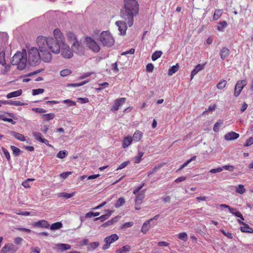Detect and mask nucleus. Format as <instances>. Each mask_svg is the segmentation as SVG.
<instances>
[{
	"mask_svg": "<svg viewBox=\"0 0 253 253\" xmlns=\"http://www.w3.org/2000/svg\"><path fill=\"white\" fill-rule=\"evenodd\" d=\"M53 36L54 37L40 36L36 39L37 46L43 52L44 59L46 61L50 59L51 53L59 54L61 44L65 43L64 35L59 29L54 30Z\"/></svg>",
	"mask_w": 253,
	"mask_h": 253,
	"instance_id": "nucleus-1",
	"label": "nucleus"
},
{
	"mask_svg": "<svg viewBox=\"0 0 253 253\" xmlns=\"http://www.w3.org/2000/svg\"><path fill=\"white\" fill-rule=\"evenodd\" d=\"M125 10L122 12V19L127 20V24L131 27L133 23V16L138 11L139 5L136 0H124Z\"/></svg>",
	"mask_w": 253,
	"mask_h": 253,
	"instance_id": "nucleus-2",
	"label": "nucleus"
},
{
	"mask_svg": "<svg viewBox=\"0 0 253 253\" xmlns=\"http://www.w3.org/2000/svg\"><path fill=\"white\" fill-rule=\"evenodd\" d=\"M40 48L38 49L36 47H32L28 49V61L29 63L32 66H35L40 64L41 60H42L44 62L49 63L52 59V56L51 53V58L49 61L44 59V57Z\"/></svg>",
	"mask_w": 253,
	"mask_h": 253,
	"instance_id": "nucleus-3",
	"label": "nucleus"
},
{
	"mask_svg": "<svg viewBox=\"0 0 253 253\" xmlns=\"http://www.w3.org/2000/svg\"><path fill=\"white\" fill-rule=\"evenodd\" d=\"M27 63V53L25 50L17 52L12 57L11 64L16 65L18 70H23Z\"/></svg>",
	"mask_w": 253,
	"mask_h": 253,
	"instance_id": "nucleus-4",
	"label": "nucleus"
},
{
	"mask_svg": "<svg viewBox=\"0 0 253 253\" xmlns=\"http://www.w3.org/2000/svg\"><path fill=\"white\" fill-rule=\"evenodd\" d=\"M98 40L103 46L108 47L112 46L115 42V40L112 35L108 31H103L100 34Z\"/></svg>",
	"mask_w": 253,
	"mask_h": 253,
	"instance_id": "nucleus-5",
	"label": "nucleus"
},
{
	"mask_svg": "<svg viewBox=\"0 0 253 253\" xmlns=\"http://www.w3.org/2000/svg\"><path fill=\"white\" fill-rule=\"evenodd\" d=\"M60 52L62 57L65 59H70L73 56L72 49L66 43L61 44Z\"/></svg>",
	"mask_w": 253,
	"mask_h": 253,
	"instance_id": "nucleus-6",
	"label": "nucleus"
},
{
	"mask_svg": "<svg viewBox=\"0 0 253 253\" xmlns=\"http://www.w3.org/2000/svg\"><path fill=\"white\" fill-rule=\"evenodd\" d=\"M85 43L87 46L94 52H98L100 47L96 41L91 37L85 38Z\"/></svg>",
	"mask_w": 253,
	"mask_h": 253,
	"instance_id": "nucleus-7",
	"label": "nucleus"
},
{
	"mask_svg": "<svg viewBox=\"0 0 253 253\" xmlns=\"http://www.w3.org/2000/svg\"><path fill=\"white\" fill-rule=\"evenodd\" d=\"M119 239V236L116 234L106 237L104 239L105 244L103 246L102 249L106 250L109 248L110 245Z\"/></svg>",
	"mask_w": 253,
	"mask_h": 253,
	"instance_id": "nucleus-8",
	"label": "nucleus"
},
{
	"mask_svg": "<svg viewBox=\"0 0 253 253\" xmlns=\"http://www.w3.org/2000/svg\"><path fill=\"white\" fill-rule=\"evenodd\" d=\"M116 25L118 27V29L122 35H125L126 33V31L127 28V20H125L124 19L122 20L117 21L116 22Z\"/></svg>",
	"mask_w": 253,
	"mask_h": 253,
	"instance_id": "nucleus-9",
	"label": "nucleus"
},
{
	"mask_svg": "<svg viewBox=\"0 0 253 253\" xmlns=\"http://www.w3.org/2000/svg\"><path fill=\"white\" fill-rule=\"evenodd\" d=\"M247 84V81L246 80L239 81L235 87L234 96L235 97L238 96L241 92L244 87Z\"/></svg>",
	"mask_w": 253,
	"mask_h": 253,
	"instance_id": "nucleus-10",
	"label": "nucleus"
},
{
	"mask_svg": "<svg viewBox=\"0 0 253 253\" xmlns=\"http://www.w3.org/2000/svg\"><path fill=\"white\" fill-rule=\"evenodd\" d=\"M72 49L77 54L81 55L84 53V48L79 41L74 42L72 45Z\"/></svg>",
	"mask_w": 253,
	"mask_h": 253,
	"instance_id": "nucleus-11",
	"label": "nucleus"
},
{
	"mask_svg": "<svg viewBox=\"0 0 253 253\" xmlns=\"http://www.w3.org/2000/svg\"><path fill=\"white\" fill-rule=\"evenodd\" d=\"M18 248L16 247L12 243L6 244L1 249L2 253H15L18 250Z\"/></svg>",
	"mask_w": 253,
	"mask_h": 253,
	"instance_id": "nucleus-12",
	"label": "nucleus"
},
{
	"mask_svg": "<svg viewBox=\"0 0 253 253\" xmlns=\"http://www.w3.org/2000/svg\"><path fill=\"white\" fill-rule=\"evenodd\" d=\"M126 101V98H120L116 99L114 103V105L111 108V110L113 111H116L119 107L122 106Z\"/></svg>",
	"mask_w": 253,
	"mask_h": 253,
	"instance_id": "nucleus-13",
	"label": "nucleus"
},
{
	"mask_svg": "<svg viewBox=\"0 0 253 253\" xmlns=\"http://www.w3.org/2000/svg\"><path fill=\"white\" fill-rule=\"evenodd\" d=\"M239 137V134L233 131L228 132L224 135L225 139L227 141L236 139Z\"/></svg>",
	"mask_w": 253,
	"mask_h": 253,
	"instance_id": "nucleus-14",
	"label": "nucleus"
},
{
	"mask_svg": "<svg viewBox=\"0 0 253 253\" xmlns=\"http://www.w3.org/2000/svg\"><path fill=\"white\" fill-rule=\"evenodd\" d=\"M55 248L58 251H64L70 250L71 248V246L66 244H58L55 245Z\"/></svg>",
	"mask_w": 253,
	"mask_h": 253,
	"instance_id": "nucleus-15",
	"label": "nucleus"
},
{
	"mask_svg": "<svg viewBox=\"0 0 253 253\" xmlns=\"http://www.w3.org/2000/svg\"><path fill=\"white\" fill-rule=\"evenodd\" d=\"M66 38L67 41L71 43H74V42H76L78 40L76 36V35L71 32H68L66 34Z\"/></svg>",
	"mask_w": 253,
	"mask_h": 253,
	"instance_id": "nucleus-16",
	"label": "nucleus"
},
{
	"mask_svg": "<svg viewBox=\"0 0 253 253\" xmlns=\"http://www.w3.org/2000/svg\"><path fill=\"white\" fill-rule=\"evenodd\" d=\"M205 64H198L191 72V79L200 71H202L204 68Z\"/></svg>",
	"mask_w": 253,
	"mask_h": 253,
	"instance_id": "nucleus-17",
	"label": "nucleus"
},
{
	"mask_svg": "<svg viewBox=\"0 0 253 253\" xmlns=\"http://www.w3.org/2000/svg\"><path fill=\"white\" fill-rule=\"evenodd\" d=\"M9 133L10 135L13 136L14 137H15L17 140L21 141H26L25 137L24 136V135L19 133L18 132H16L13 131H11L9 132Z\"/></svg>",
	"mask_w": 253,
	"mask_h": 253,
	"instance_id": "nucleus-18",
	"label": "nucleus"
},
{
	"mask_svg": "<svg viewBox=\"0 0 253 253\" xmlns=\"http://www.w3.org/2000/svg\"><path fill=\"white\" fill-rule=\"evenodd\" d=\"M132 142V138L130 136H126L123 140L122 147L125 149L128 147Z\"/></svg>",
	"mask_w": 253,
	"mask_h": 253,
	"instance_id": "nucleus-19",
	"label": "nucleus"
},
{
	"mask_svg": "<svg viewBox=\"0 0 253 253\" xmlns=\"http://www.w3.org/2000/svg\"><path fill=\"white\" fill-rule=\"evenodd\" d=\"M3 105H12L14 106H22L24 105L25 103L21 102L19 101H12V100H3Z\"/></svg>",
	"mask_w": 253,
	"mask_h": 253,
	"instance_id": "nucleus-20",
	"label": "nucleus"
},
{
	"mask_svg": "<svg viewBox=\"0 0 253 253\" xmlns=\"http://www.w3.org/2000/svg\"><path fill=\"white\" fill-rule=\"evenodd\" d=\"M229 50L227 47H223L220 52L221 58L224 60L229 55Z\"/></svg>",
	"mask_w": 253,
	"mask_h": 253,
	"instance_id": "nucleus-21",
	"label": "nucleus"
},
{
	"mask_svg": "<svg viewBox=\"0 0 253 253\" xmlns=\"http://www.w3.org/2000/svg\"><path fill=\"white\" fill-rule=\"evenodd\" d=\"M22 92V91L21 89H19L16 91L10 92L6 95V98H11L13 97L19 96L20 95H21Z\"/></svg>",
	"mask_w": 253,
	"mask_h": 253,
	"instance_id": "nucleus-22",
	"label": "nucleus"
},
{
	"mask_svg": "<svg viewBox=\"0 0 253 253\" xmlns=\"http://www.w3.org/2000/svg\"><path fill=\"white\" fill-rule=\"evenodd\" d=\"M142 136L143 133L142 132L139 130H136L133 135L132 140L136 142H138L140 141Z\"/></svg>",
	"mask_w": 253,
	"mask_h": 253,
	"instance_id": "nucleus-23",
	"label": "nucleus"
},
{
	"mask_svg": "<svg viewBox=\"0 0 253 253\" xmlns=\"http://www.w3.org/2000/svg\"><path fill=\"white\" fill-rule=\"evenodd\" d=\"M145 190H142L138 193L135 198V202L142 203V201L145 197Z\"/></svg>",
	"mask_w": 253,
	"mask_h": 253,
	"instance_id": "nucleus-24",
	"label": "nucleus"
},
{
	"mask_svg": "<svg viewBox=\"0 0 253 253\" xmlns=\"http://www.w3.org/2000/svg\"><path fill=\"white\" fill-rule=\"evenodd\" d=\"M241 231L243 232H246V233H252L253 232V229L250 227L249 226L246 224L245 223L244 224H243V226H241L240 227Z\"/></svg>",
	"mask_w": 253,
	"mask_h": 253,
	"instance_id": "nucleus-25",
	"label": "nucleus"
},
{
	"mask_svg": "<svg viewBox=\"0 0 253 253\" xmlns=\"http://www.w3.org/2000/svg\"><path fill=\"white\" fill-rule=\"evenodd\" d=\"M120 216H116L111 220H108L106 222H105L103 225L104 226H109L110 225H113L114 223L117 222L120 218Z\"/></svg>",
	"mask_w": 253,
	"mask_h": 253,
	"instance_id": "nucleus-26",
	"label": "nucleus"
},
{
	"mask_svg": "<svg viewBox=\"0 0 253 253\" xmlns=\"http://www.w3.org/2000/svg\"><path fill=\"white\" fill-rule=\"evenodd\" d=\"M150 227V220L145 221L142 225L141 232L144 234L146 233Z\"/></svg>",
	"mask_w": 253,
	"mask_h": 253,
	"instance_id": "nucleus-27",
	"label": "nucleus"
},
{
	"mask_svg": "<svg viewBox=\"0 0 253 253\" xmlns=\"http://www.w3.org/2000/svg\"><path fill=\"white\" fill-rule=\"evenodd\" d=\"M35 225L40 227L48 228L49 224L46 220H40L35 223Z\"/></svg>",
	"mask_w": 253,
	"mask_h": 253,
	"instance_id": "nucleus-28",
	"label": "nucleus"
},
{
	"mask_svg": "<svg viewBox=\"0 0 253 253\" xmlns=\"http://www.w3.org/2000/svg\"><path fill=\"white\" fill-rule=\"evenodd\" d=\"M179 65L176 64L175 65H173L169 68L168 71V74L169 76H172L179 69Z\"/></svg>",
	"mask_w": 253,
	"mask_h": 253,
	"instance_id": "nucleus-29",
	"label": "nucleus"
},
{
	"mask_svg": "<svg viewBox=\"0 0 253 253\" xmlns=\"http://www.w3.org/2000/svg\"><path fill=\"white\" fill-rule=\"evenodd\" d=\"M131 247L129 245L123 246L122 248L117 251V253H126L130 251Z\"/></svg>",
	"mask_w": 253,
	"mask_h": 253,
	"instance_id": "nucleus-30",
	"label": "nucleus"
},
{
	"mask_svg": "<svg viewBox=\"0 0 253 253\" xmlns=\"http://www.w3.org/2000/svg\"><path fill=\"white\" fill-rule=\"evenodd\" d=\"M62 226H63V225L61 222H57L52 224L50 225V229L51 230H55L60 229L62 227Z\"/></svg>",
	"mask_w": 253,
	"mask_h": 253,
	"instance_id": "nucleus-31",
	"label": "nucleus"
},
{
	"mask_svg": "<svg viewBox=\"0 0 253 253\" xmlns=\"http://www.w3.org/2000/svg\"><path fill=\"white\" fill-rule=\"evenodd\" d=\"M227 26V22L224 21L219 23L218 25L216 27V29L219 31H223Z\"/></svg>",
	"mask_w": 253,
	"mask_h": 253,
	"instance_id": "nucleus-32",
	"label": "nucleus"
},
{
	"mask_svg": "<svg viewBox=\"0 0 253 253\" xmlns=\"http://www.w3.org/2000/svg\"><path fill=\"white\" fill-rule=\"evenodd\" d=\"M107 212H108V213L104 214V215H102L99 217L95 218L94 219V220L96 221L98 220H101L102 221H103V220L107 219V218H109V217L111 214L112 211L108 210V211H107Z\"/></svg>",
	"mask_w": 253,
	"mask_h": 253,
	"instance_id": "nucleus-33",
	"label": "nucleus"
},
{
	"mask_svg": "<svg viewBox=\"0 0 253 253\" xmlns=\"http://www.w3.org/2000/svg\"><path fill=\"white\" fill-rule=\"evenodd\" d=\"M143 155L144 153L143 152L138 151L137 155L133 158L134 163L136 164L139 163L141 161V157Z\"/></svg>",
	"mask_w": 253,
	"mask_h": 253,
	"instance_id": "nucleus-34",
	"label": "nucleus"
},
{
	"mask_svg": "<svg viewBox=\"0 0 253 253\" xmlns=\"http://www.w3.org/2000/svg\"><path fill=\"white\" fill-rule=\"evenodd\" d=\"M99 246V243L98 242H93L89 244L88 247V250L93 251L96 249Z\"/></svg>",
	"mask_w": 253,
	"mask_h": 253,
	"instance_id": "nucleus-35",
	"label": "nucleus"
},
{
	"mask_svg": "<svg viewBox=\"0 0 253 253\" xmlns=\"http://www.w3.org/2000/svg\"><path fill=\"white\" fill-rule=\"evenodd\" d=\"M68 155V152L66 150L60 151L56 155V157L59 159H63Z\"/></svg>",
	"mask_w": 253,
	"mask_h": 253,
	"instance_id": "nucleus-36",
	"label": "nucleus"
},
{
	"mask_svg": "<svg viewBox=\"0 0 253 253\" xmlns=\"http://www.w3.org/2000/svg\"><path fill=\"white\" fill-rule=\"evenodd\" d=\"M54 117L55 115L53 113L44 114L42 116V118L46 121L52 120Z\"/></svg>",
	"mask_w": 253,
	"mask_h": 253,
	"instance_id": "nucleus-37",
	"label": "nucleus"
},
{
	"mask_svg": "<svg viewBox=\"0 0 253 253\" xmlns=\"http://www.w3.org/2000/svg\"><path fill=\"white\" fill-rule=\"evenodd\" d=\"M162 54V52L161 51H156L154 52L152 55V60L153 61H155L159 57L161 56Z\"/></svg>",
	"mask_w": 253,
	"mask_h": 253,
	"instance_id": "nucleus-38",
	"label": "nucleus"
},
{
	"mask_svg": "<svg viewBox=\"0 0 253 253\" xmlns=\"http://www.w3.org/2000/svg\"><path fill=\"white\" fill-rule=\"evenodd\" d=\"M125 203L124 198H120L116 202L115 206L116 208H119L122 206Z\"/></svg>",
	"mask_w": 253,
	"mask_h": 253,
	"instance_id": "nucleus-39",
	"label": "nucleus"
},
{
	"mask_svg": "<svg viewBox=\"0 0 253 253\" xmlns=\"http://www.w3.org/2000/svg\"><path fill=\"white\" fill-rule=\"evenodd\" d=\"M62 102L67 105L68 107H71L76 105V102L70 99H65L63 100Z\"/></svg>",
	"mask_w": 253,
	"mask_h": 253,
	"instance_id": "nucleus-40",
	"label": "nucleus"
},
{
	"mask_svg": "<svg viewBox=\"0 0 253 253\" xmlns=\"http://www.w3.org/2000/svg\"><path fill=\"white\" fill-rule=\"evenodd\" d=\"M34 180V179L32 178H28L23 181L22 183V185L25 188H30V183Z\"/></svg>",
	"mask_w": 253,
	"mask_h": 253,
	"instance_id": "nucleus-41",
	"label": "nucleus"
},
{
	"mask_svg": "<svg viewBox=\"0 0 253 253\" xmlns=\"http://www.w3.org/2000/svg\"><path fill=\"white\" fill-rule=\"evenodd\" d=\"M33 135L36 140L40 142H41L43 138L42 137V133L40 132H33Z\"/></svg>",
	"mask_w": 253,
	"mask_h": 253,
	"instance_id": "nucleus-42",
	"label": "nucleus"
},
{
	"mask_svg": "<svg viewBox=\"0 0 253 253\" xmlns=\"http://www.w3.org/2000/svg\"><path fill=\"white\" fill-rule=\"evenodd\" d=\"M0 64L2 66L6 65V61L5 59V53L3 51L0 52Z\"/></svg>",
	"mask_w": 253,
	"mask_h": 253,
	"instance_id": "nucleus-43",
	"label": "nucleus"
},
{
	"mask_svg": "<svg viewBox=\"0 0 253 253\" xmlns=\"http://www.w3.org/2000/svg\"><path fill=\"white\" fill-rule=\"evenodd\" d=\"M196 157L194 156L190 159L187 160L185 163H184L179 168V169H178V170H181L182 169L186 167L190 162H191L192 161H194L196 159Z\"/></svg>",
	"mask_w": 253,
	"mask_h": 253,
	"instance_id": "nucleus-44",
	"label": "nucleus"
},
{
	"mask_svg": "<svg viewBox=\"0 0 253 253\" xmlns=\"http://www.w3.org/2000/svg\"><path fill=\"white\" fill-rule=\"evenodd\" d=\"M223 125V122L221 120H218L214 125L213 127V130L217 132L220 126Z\"/></svg>",
	"mask_w": 253,
	"mask_h": 253,
	"instance_id": "nucleus-45",
	"label": "nucleus"
},
{
	"mask_svg": "<svg viewBox=\"0 0 253 253\" xmlns=\"http://www.w3.org/2000/svg\"><path fill=\"white\" fill-rule=\"evenodd\" d=\"M222 12L220 10H216L213 14V19L214 20H218L221 16Z\"/></svg>",
	"mask_w": 253,
	"mask_h": 253,
	"instance_id": "nucleus-46",
	"label": "nucleus"
},
{
	"mask_svg": "<svg viewBox=\"0 0 253 253\" xmlns=\"http://www.w3.org/2000/svg\"><path fill=\"white\" fill-rule=\"evenodd\" d=\"M236 191L237 193L242 194L245 192L246 189L244 188V187L243 185L240 184L236 188Z\"/></svg>",
	"mask_w": 253,
	"mask_h": 253,
	"instance_id": "nucleus-47",
	"label": "nucleus"
},
{
	"mask_svg": "<svg viewBox=\"0 0 253 253\" xmlns=\"http://www.w3.org/2000/svg\"><path fill=\"white\" fill-rule=\"evenodd\" d=\"M74 195V193L69 194L65 192H62L59 194V196L61 197H64L66 199H69L71 198Z\"/></svg>",
	"mask_w": 253,
	"mask_h": 253,
	"instance_id": "nucleus-48",
	"label": "nucleus"
},
{
	"mask_svg": "<svg viewBox=\"0 0 253 253\" xmlns=\"http://www.w3.org/2000/svg\"><path fill=\"white\" fill-rule=\"evenodd\" d=\"M11 150L12 151V152L13 154L15 156H17L19 155L20 150L19 148L14 146H11L10 147Z\"/></svg>",
	"mask_w": 253,
	"mask_h": 253,
	"instance_id": "nucleus-49",
	"label": "nucleus"
},
{
	"mask_svg": "<svg viewBox=\"0 0 253 253\" xmlns=\"http://www.w3.org/2000/svg\"><path fill=\"white\" fill-rule=\"evenodd\" d=\"M226 85V81L225 80H223L220 82L218 84H217L216 87L219 89H221L224 88Z\"/></svg>",
	"mask_w": 253,
	"mask_h": 253,
	"instance_id": "nucleus-50",
	"label": "nucleus"
},
{
	"mask_svg": "<svg viewBox=\"0 0 253 253\" xmlns=\"http://www.w3.org/2000/svg\"><path fill=\"white\" fill-rule=\"evenodd\" d=\"M71 73L72 72L70 69H66L60 71V75L62 77H66L70 75Z\"/></svg>",
	"mask_w": 253,
	"mask_h": 253,
	"instance_id": "nucleus-51",
	"label": "nucleus"
},
{
	"mask_svg": "<svg viewBox=\"0 0 253 253\" xmlns=\"http://www.w3.org/2000/svg\"><path fill=\"white\" fill-rule=\"evenodd\" d=\"M44 89L42 88L34 89L32 90V94L33 95H36L42 94L44 92Z\"/></svg>",
	"mask_w": 253,
	"mask_h": 253,
	"instance_id": "nucleus-52",
	"label": "nucleus"
},
{
	"mask_svg": "<svg viewBox=\"0 0 253 253\" xmlns=\"http://www.w3.org/2000/svg\"><path fill=\"white\" fill-rule=\"evenodd\" d=\"M178 238L184 241H186L187 240V234L185 232H182L178 234Z\"/></svg>",
	"mask_w": 253,
	"mask_h": 253,
	"instance_id": "nucleus-53",
	"label": "nucleus"
},
{
	"mask_svg": "<svg viewBox=\"0 0 253 253\" xmlns=\"http://www.w3.org/2000/svg\"><path fill=\"white\" fill-rule=\"evenodd\" d=\"M1 150H2L3 154H4L6 158L7 159V160L8 161H9L10 160V155L9 152L7 151V150L6 149H5L4 147H2Z\"/></svg>",
	"mask_w": 253,
	"mask_h": 253,
	"instance_id": "nucleus-54",
	"label": "nucleus"
},
{
	"mask_svg": "<svg viewBox=\"0 0 253 253\" xmlns=\"http://www.w3.org/2000/svg\"><path fill=\"white\" fill-rule=\"evenodd\" d=\"M222 170L225 169L229 171H233L234 169V167L232 165H225L221 167Z\"/></svg>",
	"mask_w": 253,
	"mask_h": 253,
	"instance_id": "nucleus-55",
	"label": "nucleus"
},
{
	"mask_svg": "<svg viewBox=\"0 0 253 253\" xmlns=\"http://www.w3.org/2000/svg\"><path fill=\"white\" fill-rule=\"evenodd\" d=\"M129 164H130V162L129 161H126V162L122 163L121 164H120L119 165V166L118 167V168H117V170L122 169L126 168Z\"/></svg>",
	"mask_w": 253,
	"mask_h": 253,
	"instance_id": "nucleus-56",
	"label": "nucleus"
},
{
	"mask_svg": "<svg viewBox=\"0 0 253 253\" xmlns=\"http://www.w3.org/2000/svg\"><path fill=\"white\" fill-rule=\"evenodd\" d=\"M100 214L99 212H89L85 214L86 217H91L92 216H97Z\"/></svg>",
	"mask_w": 253,
	"mask_h": 253,
	"instance_id": "nucleus-57",
	"label": "nucleus"
},
{
	"mask_svg": "<svg viewBox=\"0 0 253 253\" xmlns=\"http://www.w3.org/2000/svg\"><path fill=\"white\" fill-rule=\"evenodd\" d=\"M253 144V137H250L248 139L244 144L245 147H248Z\"/></svg>",
	"mask_w": 253,
	"mask_h": 253,
	"instance_id": "nucleus-58",
	"label": "nucleus"
},
{
	"mask_svg": "<svg viewBox=\"0 0 253 253\" xmlns=\"http://www.w3.org/2000/svg\"><path fill=\"white\" fill-rule=\"evenodd\" d=\"M0 118L3 121L8 122L11 123H12L13 125H14L16 123L15 122H14L12 119H10V118H6L5 117H3V116H1L0 117Z\"/></svg>",
	"mask_w": 253,
	"mask_h": 253,
	"instance_id": "nucleus-59",
	"label": "nucleus"
},
{
	"mask_svg": "<svg viewBox=\"0 0 253 253\" xmlns=\"http://www.w3.org/2000/svg\"><path fill=\"white\" fill-rule=\"evenodd\" d=\"M222 171V168L221 167H218L216 169H211L209 171V172L212 173H215L216 172H220Z\"/></svg>",
	"mask_w": 253,
	"mask_h": 253,
	"instance_id": "nucleus-60",
	"label": "nucleus"
},
{
	"mask_svg": "<svg viewBox=\"0 0 253 253\" xmlns=\"http://www.w3.org/2000/svg\"><path fill=\"white\" fill-rule=\"evenodd\" d=\"M23 241V239L21 237H16L14 239V243L16 245H20Z\"/></svg>",
	"mask_w": 253,
	"mask_h": 253,
	"instance_id": "nucleus-61",
	"label": "nucleus"
},
{
	"mask_svg": "<svg viewBox=\"0 0 253 253\" xmlns=\"http://www.w3.org/2000/svg\"><path fill=\"white\" fill-rule=\"evenodd\" d=\"M144 183H143L140 186H138L136 189H135L134 190L133 194L136 195L137 193H139V191L142 189V188L144 186Z\"/></svg>",
	"mask_w": 253,
	"mask_h": 253,
	"instance_id": "nucleus-62",
	"label": "nucleus"
},
{
	"mask_svg": "<svg viewBox=\"0 0 253 253\" xmlns=\"http://www.w3.org/2000/svg\"><path fill=\"white\" fill-rule=\"evenodd\" d=\"M154 65L152 63H149L146 66L147 71L150 72H152L154 70Z\"/></svg>",
	"mask_w": 253,
	"mask_h": 253,
	"instance_id": "nucleus-63",
	"label": "nucleus"
},
{
	"mask_svg": "<svg viewBox=\"0 0 253 253\" xmlns=\"http://www.w3.org/2000/svg\"><path fill=\"white\" fill-rule=\"evenodd\" d=\"M33 110L36 113H43L46 112V110L45 109L40 108H35L33 109Z\"/></svg>",
	"mask_w": 253,
	"mask_h": 253,
	"instance_id": "nucleus-64",
	"label": "nucleus"
}]
</instances>
